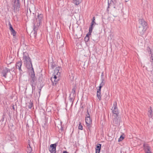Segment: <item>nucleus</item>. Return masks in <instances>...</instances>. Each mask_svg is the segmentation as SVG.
I'll return each instance as SVG.
<instances>
[{"label":"nucleus","instance_id":"f257e3e1","mask_svg":"<svg viewBox=\"0 0 153 153\" xmlns=\"http://www.w3.org/2000/svg\"><path fill=\"white\" fill-rule=\"evenodd\" d=\"M61 69V68L60 67H58L56 68L54 70L53 75L51 78V80L53 85L56 84L59 79Z\"/></svg>","mask_w":153,"mask_h":153},{"label":"nucleus","instance_id":"f03ea898","mask_svg":"<svg viewBox=\"0 0 153 153\" xmlns=\"http://www.w3.org/2000/svg\"><path fill=\"white\" fill-rule=\"evenodd\" d=\"M23 60L24 64L26 65L27 68L29 69L32 68H32L31 60L27 53H23Z\"/></svg>","mask_w":153,"mask_h":153},{"label":"nucleus","instance_id":"7ed1b4c3","mask_svg":"<svg viewBox=\"0 0 153 153\" xmlns=\"http://www.w3.org/2000/svg\"><path fill=\"white\" fill-rule=\"evenodd\" d=\"M85 121L86 125L88 128H90L92 124V120L91 119L90 115L87 111V113L86 114Z\"/></svg>","mask_w":153,"mask_h":153},{"label":"nucleus","instance_id":"20e7f679","mask_svg":"<svg viewBox=\"0 0 153 153\" xmlns=\"http://www.w3.org/2000/svg\"><path fill=\"white\" fill-rule=\"evenodd\" d=\"M117 103L116 102H115L113 104V106L112 107V111L114 115H116L117 116L119 113L117 107Z\"/></svg>","mask_w":153,"mask_h":153},{"label":"nucleus","instance_id":"39448f33","mask_svg":"<svg viewBox=\"0 0 153 153\" xmlns=\"http://www.w3.org/2000/svg\"><path fill=\"white\" fill-rule=\"evenodd\" d=\"M147 29V27H138L137 32L141 35H143Z\"/></svg>","mask_w":153,"mask_h":153},{"label":"nucleus","instance_id":"423d86ee","mask_svg":"<svg viewBox=\"0 0 153 153\" xmlns=\"http://www.w3.org/2000/svg\"><path fill=\"white\" fill-rule=\"evenodd\" d=\"M147 22L143 19H141L139 20L138 27H147Z\"/></svg>","mask_w":153,"mask_h":153},{"label":"nucleus","instance_id":"0eeeda50","mask_svg":"<svg viewBox=\"0 0 153 153\" xmlns=\"http://www.w3.org/2000/svg\"><path fill=\"white\" fill-rule=\"evenodd\" d=\"M56 144H52L50 145L49 147V151L51 153H55L56 152Z\"/></svg>","mask_w":153,"mask_h":153},{"label":"nucleus","instance_id":"6e6552de","mask_svg":"<svg viewBox=\"0 0 153 153\" xmlns=\"http://www.w3.org/2000/svg\"><path fill=\"white\" fill-rule=\"evenodd\" d=\"M144 149L145 153H152L151 150V148L148 144H143Z\"/></svg>","mask_w":153,"mask_h":153},{"label":"nucleus","instance_id":"1a4fd4ad","mask_svg":"<svg viewBox=\"0 0 153 153\" xmlns=\"http://www.w3.org/2000/svg\"><path fill=\"white\" fill-rule=\"evenodd\" d=\"M43 18V16L42 14H38L37 17L36 18V20L37 23L39 24L38 25H39L41 24Z\"/></svg>","mask_w":153,"mask_h":153},{"label":"nucleus","instance_id":"9d476101","mask_svg":"<svg viewBox=\"0 0 153 153\" xmlns=\"http://www.w3.org/2000/svg\"><path fill=\"white\" fill-rule=\"evenodd\" d=\"M148 53L150 54V62H151V65L152 66V68H153V52L151 50L148 51Z\"/></svg>","mask_w":153,"mask_h":153},{"label":"nucleus","instance_id":"9b49d317","mask_svg":"<svg viewBox=\"0 0 153 153\" xmlns=\"http://www.w3.org/2000/svg\"><path fill=\"white\" fill-rule=\"evenodd\" d=\"M112 116L113 118V122L114 123L115 125H117L119 123V121L117 118L118 115L116 116V115H113Z\"/></svg>","mask_w":153,"mask_h":153},{"label":"nucleus","instance_id":"f8f14e48","mask_svg":"<svg viewBox=\"0 0 153 153\" xmlns=\"http://www.w3.org/2000/svg\"><path fill=\"white\" fill-rule=\"evenodd\" d=\"M10 72V70L7 68H5L3 71V76L4 77L6 78L7 76V73Z\"/></svg>","mask_w":153,"mask_h":153},{"label":"nucleus","instance_id":"ddd939ff","mask_svg":"<svg viewBox=\"0 0 153 153\" xmlns=\"http://www.w3.org/2000/svg\"><path fill=\"white\" fill-rule=\"evenodd\" d=\"M9 25V29L11 33V34H12L14 36H15L16 34V32L13 29L12 25L10 24V23Z\"/></svg>","mask_w":153,"mask_h":153},{"label":"nucleus","instance_id":"4468645a","mask_svg":"<svg viewBox=\"0 0 153 153\" xmlns=\"http://www.w3.org/2000/svg\"><path fill=\"white\" fill-rule=\"evenodd\" d=\"M101 148V145L100 144H97L95 148L96 153H100Z\"/></svg>","mask_w":153,"mask_h":153},{"label":"nucleus","instance_id":"2eb2a0df","mask_svg":"<svg viewBox=\"0 0 153 153\" xmlns=\"http://www.w3.org/2000/svg\"><path fill=\"white\" fill-rule=\"evenodd\" d=\"M153 68H152V66L148 64L147 66V67H146V69L148 71H150L152 73V74H153L152 72V69Z\"/></svg>","mask_w":153,"mask_h":153},{"label":"nucleus","instance_id":"dca6fc26","mask_svg":"<svg viewBox=\"0 0 153 153\" xmlns=\"http://www.w3.org/2000/svg\"><path fill=\"white\" fill-rule=\"evenodd\" d=\"M153 68H152V66L148 64L147 66V67H146V69L148 71H150L152 73V74H153L152 72V69Z\"/></svg>","mask_w":153,"mask_h":153},{"label":"nucleus","instance_id":"f3484780","mask_svg":"<svg viewBox=\"0 0 153 153\" xmlns=\"http://www.w3.org/2000/svg\"><path fill=\"white\" fill-rule=\"evenodd\" d=\"M14 5L15 7H19V0H15L14 2Z\"/></svg>","mask_w":153,"mask_h":153},{"label":"nucleus","instance_id":"a211bd4d","mask_svg":"<svg viewBox=\"0 0 153 153\" xmlns=\"http://www.w3.org/2000/svg\"><path fill=\"white\" fill-rule=\"evenodd\" d=\"M22 65V63L21 61L18 62L16 64V68H18L19 70H21V67Z\"/></svg>","mask_w":153,"mask_h":153},{"label":"nucleus","instance_id":"6ab92c4d","mask_svg":"<svg viewBox=\"0 0 153 153\" xmlns=\"http://www.w3.org/2000/svg\"><path fill=\"white\" fill-rule=\"evenodd\" d=\"M148 115L149 117L150 118H152L153 117V115L151 108H150V110H149L148 111Z\"/></svg>","mask_w":153,"mask_h":153},{"label":"nucleus","instance_id":"aec40b11","mask_svg":"<svg viewBox=\"0 0 153 153\" xmlns=\"http://www.w3.org/2000/svg\"><path fill=\"white\" fill-rule=\"evenodd\" d=\"M74 3L77 5L81 2L82 0H73Z\"/></svg>","mask_w":153,"mask_h":153},{"label":"nucleus","instance_id":"412c9836","mask_svg":"<svg viewBox=\"0 0 153 153\" xmlns=\"http://www.w3.org/2000/svg\"><path fill=\"white\" fill-rule=\"evenodd\" d=\"M32 151V148L30 147V145H29V146H28L27 148V153H31Z\"/></svg>","mask_w":153,"mask_h":153},{"label":"nucleus","instance_id":"4be33fe9","mask_svg":"<svg viewBox=\"0 0 153 153\" xmlns=\"http://www.w3.org/2000/svg\"><path fill=\"white\" fill-rule=\"evenodd\" d=\"M105 83L103 79L102 80L101 83L100 84V86L99 87L100 88H101L104 85Z\"/></svg>","mask_w":153,"mask_h":153},{"label":"nucleus","instance_id":"5701e85b","mask_svg":"<svg viewBox=\"0 0 153 153\" xmlns=\"http://www.w3.org/2000/svg\"><path fill=\"white\" fill-rule=\"evenodd\" d=\"M101 93H97V96L100 100H101Z\"/></svg>","mask_w":153,"mask_h":153},{"label":"nucleus","instance_id":"b1692460","mask_svg":"<svg viewBox=\"0 0 153 153\" xmlns=\"http://www.w3.org/2000/svg\"><path fill=\"white\" fill-rule=\"evenodd\" d=\"M59 126L57 125V126L58 127V128H60V129L61 130H63V128H62V122L61 121H60L59 122Z\"/></svg>","mask_w":153,"mask_h":153},{"label":"nucleus","instance_id":"393cba45","mask_svg":"<svg viewBox=\"0 0 153 153\" xmlns=\"http://www.w3.org/2000/svg\"><path fill=\"white\" fill-rule=\"evenodd\" d=\"M93 26H91H91L89 28V33H91L92 32V29H93Z\"/></svg>","mask_w":153,"mask_h":153},{"label":"nucleus","instance_id":"a878e982","mask_svg":"<svg viewBox=\"0 0 153 153\" xmlns=\"http://www.w3.org/2000/svg\"><path fill=\"white\" fill-rule=\"evenodd\" d=\"M78 129L81 130H82V126L81 125L80 122L79 124Z\"/></svg>","mask_w":153,"mask_h":153},{"label":"nucleus","instance_id":"bb28decb","mask_svg":"<svg viewBox=\"0 0 153 153\" xmlns=\"http://www.w3.org/2000/svg\"><path fill=\"white\" fill-rule=\"evenodd\" d=\"M95 20V17H94L93 18V20L92 22L91 25V26H93L94 23H95V22H94V20Z\"/></svg>","mask_w":153,"mask_h":153},{"label":"nucleus","instance_id":"cd10ccee","mask_svg":"<svg viewBox=\"0 0 153 153\" xmlns=\"http://www.w3.org/2000/svg\"><path fill=\"white\" fill-rule=\"evenodd\" d=\"M123 139V137L122 136H120V138L119 139L118 141L120 142V141H121Z\"/></svg>","mask_w":153,"mask_h":153},{"label":"nucleus","instance_id":"c85d7f7f","mask_svg":"<svg viewBox=\"0 0 153 153\" xmlns=\"http://www.w3.org/2000/svg\"><path fill=\"white\" fill-rule=\"evenodd\" d=\"M30 105H29V108H31L33 106V104L32 102H31L30 103Z\"/></svg>","mask_w":153,"mask_h":153},{"label":"nucleus","instance_id":"c756f323","mask_svg":"<svg viewBox=\"0 0 153 153\" xmlns=\"http://www.w3.org/2000/svg\"><path fill=\"white\" fill-rule=\"evenodd\" d=\"M112 2L113 1L112 0H108V4H111Z\"/></svg>","mask_w":153,"mask_h":153},{"label":"nucleus","instance_id":"7c9ffc66","mask_svg":"<svg viewBox=\"0 0 153 153\" xmlns=\"http://www.w3.org/2000/svg\"><path fill=\"white\" fill-rule=\"evenodd\" d=\"M75 92V88H74L72 89V92L74 94Z\"/></svg>","mask_w":153,"mask_h":153},{"label":"nucleus","instance_id":"2f4dec72","mask_svg":"<svg viewBox=\"0 0 153 153\" xmlns=\"http://www.w3.org/2000/svg\"><path fill=\"white\" fill-rule=\"evenodd\" d=\"M101 88H99V89L97 90V93H101Z\"/></svg>","mask_w":153,"mask_h":153},{"label":"nucleus","instance_id":"473e14b6","mask_svg":"<svg viewBox=\"0 0 153 153\" xmlns=\"http://www.w3.org/2000/svg\"><path fill=\"white\" fill-rule=\"evenodd\" d=\"M109 98V97H106L105 98V100H108Z\"/></svg>","mask_w":153,"mask_h":153},{"label":"nucleus","instance_id":"72a5a7b5","mask_svg":"<svg viewBox=\"0 0 153 153\" xmlns=\"http://www.w3.org/2000/svg\"><path fill=\"white\" fill-rule=\"evenodd\" d=\"M34 74L33 75H32L31 77L33 78L34 76Z\"/></svg>","mask_w":153,"mask_h":153},{"label":"nucleus","instance_id":"f704fd0d","mask_svg":"<svg viewBox=\"0 0 153 153\" xmlns=\"http://www.w3.org/2000/svg\"><path fill=\"white\" fill-rule=\"evenodd\" d=\"M63 153H68L67 151H64Z\"/></svg>","mask_w":153,"mask_h":153},{"label":"nucleus","instance_id":"c9c22d12","mask_svg":"<svg viewBox=\"0 0 153 153\" xmlns=\"http://www.w3.org/2000/svg\"><path fill=\"white\" fill-rule=\"evenodd\" d=\"M13 109H15L14 107V106H13Z\"/></svg>","mask_w":153,"mask_h":153}]
</instances>
